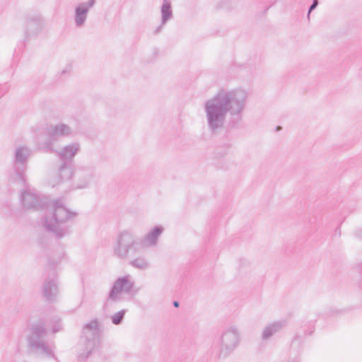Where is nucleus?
<instances>
[{"mask_svg":"<svg viewBox=\"0 0 362 362\" xmlns=\"http://www.w3.org/2000/svg\"><path fill=\"white\" fill-rule=\"evenodd\" d=\"M250 91L247 88H221L204 102L203 110L206 124L211 133L223 129L227 115L241 119L247 105Z\"/></svg>","mask_w":362,"mask_h":362,"instance_id":"1","label":"nucleus"},{"mask_svg":"<svg viewBox=\"0 0 362 362\" xmlns=\"http://www.w3.org/2000/svg\"><path fill=\"white\" fill-rule=\"evenodd\" d=\"M21 202L23 208L38 210L45 208L42 217V224L49 232L57 238H63L70 233L68 223L73 221L78 213L67 208L64 202L59 199L48 200L34 190L24 189L21 193Z\"/></svg>","mask_w":362,"mask_h":362,"instance_id":"2","label":"nucleus"},{"mask_svg":"<svg viewBox=\"0 0 362 362\" xmlns=\"http://www.w3.org/2000/svg\"><path fill=\"white\" fill-rule=\"evenodd\" d=\"M240 341L241 335L239 327L235 325H229L214 341L211 354L216 358H226L239 346Z\"/></svg>","mask_w":362,"mask_h":362,"instance_id":"3","label":"nucleus"},{"mask_svg":"<svg viewBox=\"0 0 362 362\" xmlns=\"http://www.w3.org/2000/svg\"><path fill=\"white\" fill-rule=\"evenodd\" d=\"M46 334L45 325L42 322L33 325L28 337V344L36 354L47 358H54V348L45 344L43 337Z\"/></svg>","mask_w":362,"mask_h":362,"instance_id":"4","label":"nucleus"},{"mask_svg":"<svg viewBox=\"0 0 362 362\" xmlns=\"http://www.w3.org/2000/svg\"><path fill=\"white\" fill-rule=\"evenodd\" d=\"M101 331L96 320L86 325L80 339L82 351L80 356L87 358L90 353L98 346L100 341Z\"/></svg>","mask_w":362,"mask_h":362,"instance_id":"5","label":"nucleus"},{"mask_svg":"<svg viewBox=\"0 0 362 362\" xmlns=\"http://www.w3.org/2000/svg\"><path fill=\"white\" fill-rule=\"evenodd\" d=\"M141 250L139 239L128 231L122 232L113 246L115 255L120 259H126L130 252L135 254Z\"/></svg>","mask_w":362,"mask_h":362,"instance_id":"6","label":"nucleus"},{"mask_svg":"<svg viewBox=\"0 0 362 362\" xmlns=\"http://www.w3.org/2000/svg\"><path fill=\"white\" fill-rule=\"evenodd\" d=\"M134 287V280L132 275L126 274L118 277L112 284L107 297V302H119L123 300V295L132 293Z\"/></svg>","mask_w":362,"mask_h":362,"instance_id":"7","label":"nucleus"},{"mask_svg":"<svg viewBox=\"0 0 362 362\" xmlns=\"http://www.w3.org/2000/svg\"><path fill=\"white\" fill-rule=\"evenodd\" d=\"M163 231L164 228L162 226H156L151 228L142 239H139L141 250L156 247Z\"/></svg>","mask_w":362,"mask_h":362,"instance_id":"8","label":"nucleus"},{"mask_svg":"<svg viewBox=\"0 0 362 362\" xmlns=\"http://www.w3.org/2000/svg\"><path fill=\"white\" fill-rule=\"evenodd\" d=\"M95 0H88L86 2L79 3L74 9V22L78 28L84 25L89 10L94 6Z\"/></svg>","mask_w":362,"mask_h":362,"instance_id":"9","label":"nucleus"},{"mask_svg":"<svg viewBox=\"0 0 362 362\" xmlns=\"http://www.w3.org/2000/svg\"><path fill=\"white\" fill-rule=\"evenodd\" d=\"M81 151V144L78 142H71L60 150L56 151V153L63 163L71 162L74 157Z\"/></svg>","mask_w":362,"mask_h":362,"instance_id":"10","label":"nucleus"},{"mask_svg":"<svg viewBox=\"0 0 362 362\" xmlns=\"http://www.w3.org/2000/svg\"><path fill=\"white\" fill-rule=\"evenodd\" d=\"M287 325V320L286 319H281L268 323L266 325L261 333V339L263 341H268L272 337L280 332Z\"/></svg>","mask_w":362,"mask_h":362,"instance_id":"11","label":"nucleus"},{"mask_svg":"<svg viewBox=\"0 0 362 362\" xmlns=\"http://www.w3.org/2000/svg\"><path fill=\"white\" fill-rule=\"evenodd\" d=\"M42 295L48 301H54L59 294L58 284L54 278H47L41 288Z\"/></svg>","mask_w":362,"mask_h":362,"instance_id":"12","label":"nucleus"},{"mask_svg":"<svg viewBox=\"0 0 362 362\" xmlns=\"http://www.w3.org/2000/svg\"><path fill=\"white\" fill-rule=\"evenodd\" d=\"M25 23L26 30L30 35L38 33L43 29L45 25L43 18L38 14L28 16L25 19Z\"/></svg>","mask_w":362,"mask_h":362,"instance_id":"13","label":"nucleus"},{"mask_svg":"<svg viewBox=\"0 0 362 362\" xmlns=\"http://www.w3.org/2000/svg\"><path fill=\"white\" fill-rule=\"evenodd\" d=\"M74 133L73 129L64 123H59L55 125H51L47 129V134L52 138L68 137Z\"/></svg>","mask_w":362,"mask_h":362,"instance_id":"14","label":"nucleus"},{"mask_svg":"<svg viewBox=\"0 0 362 362\" xmlns=\"http://www.w3.org/2000/svg\"><path fill=\"white\" fill-rule=\"evenodd\" d=\"M32 154V150L25 145L16 146L14 153L15 163L24 165Z\"/></svg>","mask_w":362,"mask_h":362,"instance_id":"15","label":"nucleus"},{"mask_svg":"<svg viewBox=\"0 0 362 362\" xmlns=\"http://www.w3.org/2000/svg\"><path fill=\"white\" fill-rule=\"evenodd\" d=\"M161 24L156 29V33H158L161 29L162 27L173 17V11L171 8V4L170 2L168 0H164L161 6Z\"/></svg>","mask_w":362,"mask_h":362,"instance_id":"16","label":"nucleus"},{"mask_svg":"<svg viewBox=\"0 0 362 362\" xmlns=\"http://www.w3.org/2000/svg\"><path fill=\"white\" fill-rule=\"evenodd\" d=\"M74 168L71 165L64 163L57 171L58 179L67 181L73 178Z\"/></svg>","mask_w":362,"mask_h":362,"instance_id":"17","label":"nucleus"},{"mask_svg":"<svg viewBox=\"0 0 362 362\" xmlns=\"http://www.w3.org/2000/svg\"><path fill=\"white\" fill-rule=\"evenodd\" d=\"M129 264L132 267L140 270H146L150 267L149 261L144 256H139L133 259Z\"/></svg>","mask_w":362,"mask_h":362,"instance_id":"18","label":"nucleus"},{"mask_svg":"<svg viewBox=\"0 0 362 362\" xmlns=\"http://www.w3.org/2000/svg\"><path fill=\"white\" fill-rule=\"evenodd\" d=\"M125 313H126V310H122L115 313L111 317L112 322L116 325H119L122 322Z\"/></svg>","mask_w":362,"mask_h":362,"instance_id":"19","label":"nucleus"},{"mask_svg":"<svg viewBox=\"0 0 362 362\" xmlns=\"http://www.w3.org/2000/svg\"><path fill=\"white\" fill-rule=\"evenodd\" d=\"M62 325L59 320H57L54 322V324L52 326V332L54 333H56L62 329Z\"/></svg>","mask_w":362,"mask_h":362,"instance_id":"20","label":"nucleus"},{"mask_svg":"<svg viewBox=\"0 0 362 362\" xmlns=\"http://www.w3.org/2000/svg\"><path fill=\"white\" fill-rule=\"evenodd\" d=\"M16 179L18 181H24L26 179L25 172L23 170L17 171Z\"/></svg>","mask_w":362,"mask_h":362,"instance_id":"21","label":"nucleus"},{"mask_svg":"<svg viewBox=\"0 0 362 362\" xmlns=\"http://www.w3.org/2000/svg\"><path fill=\"white\" fill-rule=\"evenodd\" d=\"M43 148L46 149L47 151H54V149L52 148V146L51 143H46L43 146Z\"/></svg>","mask_w":362,"mask_h":362,"instance_id":"22","label":"nucleus"},{"mask_svg":"<svg viewBox=\"0 0 362 362\" xmlns=\"http://www.w3.org/2000/svg\"><path fill=\"white\" fill-rule=\"evenodd\" d=\"M317 0H314L313 4H311V6H310V8H309V12H308V14L313 11L314 10L316 6H317Z\"/></svg>","mask_w":362,"mask_h":362,"instance_id":"23","label":"nucleus"},{"mask_svg":"<svg viewBox=\"0 0 362 362\" xmlns=\"http://www.w3.org/2000/svg\"><path fill=\"white\" fill-rule=\"evenodd\" d=\"M87 187V183L83 182L82 184L77 185L74 187L75 189H85Z\"/></svg>","mask_w":362,"mask_h":362,"instance_id":"24","label":"nucleus"},{"mask_svg":"<svg viewBox=\"0 0 362 362\" xmlns=\"http://www.w3.org/2000/svg\"><path fill=\"white\" fill-rule=\"evenodd\" d=\"M173 305H174L175 307H178V306H179V303H178L177 301H174V302H173Z\"/></svg>","mask_w":362,"mask_h":362,"instance_id":"25","label":"nucleus"}]
</instances>
